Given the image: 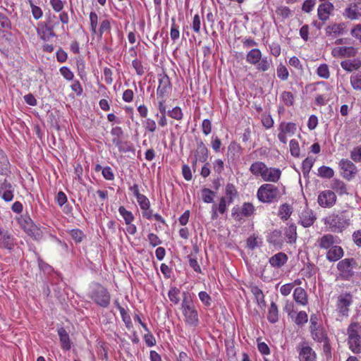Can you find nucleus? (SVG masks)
<instances>
[{
	"mask_svg": "<svg viewBox=\"0 0 361 361\" xmlns=\"http://www.w3.org/2000/svg\"><path fill=\"white\" fill-rule=\"evenodd\" d=\"M250 173L257 178H261L266 183H277L281 179L282 171L276 167H269L263 161L253 162L249 169Z\"/></svg>",
	"mask_w": 361,
	"mask_h": 361,
	"instance_id": "obj_1",
	"label": "nucleus"
},
{
	"mask_svg": "<svg viewBox=\"0 0 361 361\" xmlns=\"http://www.w3.org/2000/svg\"><path fill=\"white\" fill-rule=\"evenodd\" d=\"M330 231L342 233L350 225V219L346 212H333L322 219Z\"/></svg>",
	"mask_w": 361,
	"mask_h": 361,
	"instance_id": "obj_2",
	"label": "nucleus"
},
{
	"mask_svg": "<svg viewBox=\"0 0 361 361\" xmlns=\"http://www.w3.org/2000/svg\"><path fill=\"white\" fill-rule=\"evenodd\" d=\"M181 310L186 325L192 327H197L199 325L200 319L197 310L190 295L187 292L183 293Z\"/></svg>",
	"mask_w": 361,
	"mask_h": 361,
	"instance_id": "obj_3",
	"label": "nucleus"
},
{
	"mask_svg": "<svg viewBox=\"0 0 361 361\" xmlns=\"http://www.w3.org/2000/svg\"><path fill=\"white\" fill-rule=\"evenodd\" d=\"M284 194L285 188L283 186L281 190L274 184L264 183L258 188L257 197L259 202L271 204L278 202Z\"/></svg>",
	"mask_w": 361,
	"mask_h": 361,
	"instance_id": "obj_4",
	"label": "nucleus"
},
{
	"mask_svg": "<svg viewBox=\"0 0 361 361\" xmlns=\"http://www.w3.org/2000/svg\"><path fill=\"white\" fill-rule=\"evenodd\" d=\"M346 335L349 349L354 354L361 353V324L351 322L346 329Z\"/></svg>",
	"mask_w": 361,
	"mask_h": 361,
	"instance_id": "obj_5",
	"label": "nucleus"
},
{
	"mask_svg": "<svg viewBox=\"0 0 361 361\" xmlns=\"http://www.w3.org/2000/svg\"><path fill=\"white\" fill-rule=\"evenodd\" d=\"M245 59L248 63L255 66L259 71H267L273 66L272 59L267 56L262 57L261 51L257 48L249 51Z\"/></svg>",
	"mask_w": 361,
	"mask_h": 361,
	"instance_id": "obj_6",
	"label": "nucleus"
},
{
	"mask_svg": "<svg viewBox=\"0 0 361 361\" xmlns=\"http://www.w3.org/2000/svg\"><path fill=\"white\" fill-rule=\"evenodd\" d=\"M89 297L97 305L104 308L109 306L111 300V295L107 289L99 283L92 286Z\"/></svg>",
	"mask_w": 361,
	"mask_h": 361,
	"instance_id": "obj_7",
	"label": "nucleus"
},
{
	"mask_svg": "<svg viewBox=\"0 0 361 361\" xmlns=\"http://www.w3.org/2000/svg\"><path fill=\"white\" fill-rule=\"evenodd\" d=\"M353 295L350 293H342L337 297L336 310L343 316H348L353 304Z\"/></svg>",
	"mask_w": 361,
	"mask_h": 361,
	"instance_id": "obj_8",
	"label": "nucleus"
},
{
	"mask_svg": "<svg viewBox=\"0 0 361 361\" xmlns=\"http://www.w3.org/2000/svg\"><path fill=\"white\" fill-rule=\"evenodd\" d=\"M338 167L341 176L348 180L353 179L357 173V166L348 159H342L338 163Z\"/></svg>",
	"mask_w": 361,
	"mask_h": 361,
	"instance_id": "obj_9",
	"label": "nucleus"
},
{
	"mask_svg": "<svg viewBox=\"0 0 361 361\" xmlns=\"http://www.w3.org/2000/svg\"><path fill=\"white\" fill-rule=\"evenodd\" d=\"M297 130V126L293 122H281L279 126L278 139L286 145L288 142V137L293 135Z\"/></svg>",
	"mask_w": 361,
	"mask_h": 361,
	"instance_id": "obj_10",
	"label": "nucleus"
},
{
	"mask_svg": "<svg viewBox=\"0 0 361 361\" xmlns=\"http://www.w3.org/2000/svg\"><path fill=\"white\" fill-rule=\"evenodd\" d=\"M299 361H317L315 351L307 342L299 343L296 348Z\"/></svg>",
	"mask_w": 361,
	"mask_h": 361,
	"instance_id": "obj_11",
	"label": "nucleus"
},
{
	"mask_svg": "<svg viewBox=\"0 0 361 361\" xmlns=\"http://www.w3.org/2000/svg\"><path fill=\"white\" fill-rule=\"evenodd\" d=\"M355 264V261L353 258L343 259L337 264V269L343 279L348 280L353 276Z\"/></svg>",
	"mask_w": 361,
	"mask_h": 361,
	"instance_id": "obj_12",
	"label": "nucleus"
},
{
	"mask_svg": "<svg viewBox=\"0 0 361 361\" xmlns=\"http://www.w3.org/2000/svg\"><path fill=\"white\" fill-rule=\"evenodd\" d=\"M337 201V197L335 192L331 190L322 191L318 195L317 202L323 208L333 207Z\"/></svg>",
	"mask_w": 361,
	"mask_h": 361,
	"instance_id": "obj_13",
	"label": "nucleus"
},
{
	"mask_svg": "<svg viewBox=\"0 0 361 361\" xmlns=\"http://www.w3.org/2000/svg\"><path fill=\"white\" fill-rule=\"evenodd\" d=\"M16 245V239L7 230L0 227V248L8 251L13 250Z\"/></svg>",
	"mask_w": 361,
	"mask_h": 361,
	"instance_id": "obj_14",
	"label": "nucleus"
},
{
	"mask_svg": "<svg viewBox=\"0 0 361 361\" xmlns=\"http://www.w3.org/2000/svg\"><path fill=\"white\" fill-rule=\"evenodd\" d=\"M54 25L51 23L49 17L47 22L40 23L37 30V35L44 41H48L50 38L56 36L54 32Z\"/></svg>",
	"mask_w": 361,
	"mask_h": 361,
	"instance_id": "obj_15",
	"label": "nucleus"
},
{
	"mask_svg": "<svg viewBox=\"0 0 361 361\" xmlns=\"http://www.w3.org/2000/svg\"><path fill=\"white\" fill-rule=\"evenodd\" d=\"M343 16L350 20L361 18V0L350 3L344 9Z\"/></svg>",
	"mask_w": 361,
	"mask_h": 361,
	"instance_id": "obj_16",
	"label": "nucleus"
},
{
	"mask_svg": "<svg viewBox=\"0 0 361 361\" xmlns=\"http://www.w3.org/2000/svg\"><path fill=\"white\" fill-rule=\"evenodd\" d=\"M339 238L336 235L328 233L323 235L317 240L318 246L321 249L329 250L339 243Z\"/></svg>",
	"mask_w": 361,
	"mask_h": 361,
	"instance_id": "obj_17",
	"label": "nucleus"
},
{
	"mask_svg": "<svg viewBox=\"0 0 361 361\" xmlns=\"http://www.w3.org/2000/svg\"><path fill=\"white\" fill-rule=\"evenodd\" d=\"M255 207L252 203L245 202L243 204L239 212H235V208L232 210V216L235 220H240L243 217H249L255 212Z\"/></svg>",
	"mask_w": 361,
	"mask_h": 361,
	"instance_id": "obj_18",
	"label": "nucleus"
},
{
	"mask_svg": "<svg viewBox=\"0 0 361 361\" xmlns=\"http://www.w3.org/2000/svg\"><path fill=\"white\" fill-rule=\"evenodd\" d=\"M334 10V6L330 1H326L320 4L317 8L318 18L323 22H326L329 20V16L333 13Z\"/></svg>",
	"mask_w": 361,
	"mask_h": 361,
	"instance_id": "obj_19",
	"label": "nucleus"
},
{
	"mask_svg": "<svg viewBox=\"0 0 361 361\" xmlns=\"http://www.w3.org/2000/svg\"><path fill=\"white\" fill-rule=\"evenodd\" d=\"M14 188L6 179L0 182V196L5 202H11L13 199Z\"/></svg>",
	"mask_w": 361,
	"mask_h": 361,
	"instance_id": "obj_20",
	"label": "nucleus"
},
{
	"mask_svg": "<svg viewBox=\"0 0 361 361\" xmlns=\"http://www.w3.org/2000/svg\"><path fill=\"white\" fill-rule=\"evenodd\" d=\"M171 89V81L168 75H163L159 78V85L157 90L158 97L164 98Z\"/></svg>",
	"mask_w": 361,
	"mask_h": 361,
	"instance_id": "obj_21",
	"label": "nucleus"
},
{
	"mask_svg": "<svg viewBox=\"0 0 361 361\" xmlns=\"http://www.w3.org/2000/svg\"><path fill=\"white\" fill-rule=\"evenodd\" d=\"M357 51L353 47H336L333 48L331 54L336 58L352 57L355 56Z\"/></svg>",
	"mask_w": 361,
	"mask_h": 361,
	"instance_id": "obj_22",
	"label": "nucleus"
},
{
	"mask_svg": "<svg viewBox=\"0 0 361 361\" xmlns=\"http://www.w3.org/2000/svg\"><path fill=\"white\" fill-rule=\"evenodd\" d=\"M345 25L343 23H331L325 28L326 35L332 38L341 35L344 32Z\"/></svg>",
	"mask_w": 361,
	"mask_h": 361,
	"instance_id": "obj_23",
	"label": "nucleus"
},
{
	"mask_svg": "<svg viewBox=\"0 0 361 361\" xmlns=\"http://www.w3.org/2000/svg\"><path fill=\"white\" fill-rule=\"evenodd\" d=\"M316 220V216L312 210L304 209L300 215V222L305 228L312 226Z\"/></svg>",
	"mask_w": 361,
	"mask_h": 361,
	"instance_id": "obj_24",
	"label": "nucleus"
},
{
	"mask_svg": "<svg viewBox=\"0 0 361 361\" xmlns=\"http://www.w3.org/2000/svg\"><path fill=\"white\" fill-rule=\"evenodd\" d=\"M343 249L336 244L328 250L326 254V258L329 262H337L343 257Z\"/></svg>",
	"mask_w": 361,
	"mask_h": 361,
	"instance_id": "obj_25",
	"label": "nucleus"
},
{
	"mask_svg": "<svg viewBox=\"0 0 361 361\" xmlns=\"http://www.w3.org/2000/svg\"><path fill=\"white\" fill-rule=\"evenodd\" d=\"M288 259L286 254L280 252L271 256L269 262L272 267L280 269L287 262Z\"/></svg>",
	"mask_w": 361,
	"mask_h": 361,
	"instance_id": "obj_26",
	"label": "nucleus"
},
{
	"mask_svg": "<svg viewBox=\"0 0 361 361\" xmlns=\"http://www.w3.org/2000/svg\"><path fill=\"white\" fill-rule=\"evenodd\" d=\"M208 149L202 141L197 142V147L194 152V156L199 162L204 163L208 159Z\"/></svg>",
	"mask_w": 361,
	"mask_h": 361,
	"instance_id": "obj_27",
	"label": "nucleus"
},
{
	"mask_svg": "<svg viewBox=\"0 0 361 361\" xmlns=\"http://www.w3.org/2000/svg\"><path fill=\"white\" fill-rule=\"evenodd\" d=\"M293 296L295 302L298 305L302 306H305L307 305V294L304 288L301 287H298L295 288Z\"/></svg>",
	"mask_w": 361,
	"mask_h": 361,
	"instance_id": "obj_28",
	"label": "nucleus"
},
{
	"mask_svg": "<svg viewBox=\"0 0 361 361\" xmlns=\"http://www.w3.org/2000/svg\"><path fill=\"white\" fill-rule=\"evenodd\" d=\"M57 332L59 336L61 348L64 350H69L71 348L72 343L68 334L63 327L59 328Z\"/></svg>",
	"mask_w": 361,
	"mask_h": 361,
	"instance_id": "obj_29",
	"label": "nucleus"
},
{
	"mask_svg": "<svg viewBox=\"0 0 361 361\" xmlns=\"http://www.w3.org/2000/svg\"><path fill=\"white\" fill-rule=\"evenodd\" d=\"M310 330L312 339L318 343H322L328 338L326 331L321 324Z\"/></svg>",
	"mask_w": 361,
	"mask_h": 361,
	"instance_id": "obj_30",
	"label": "nucleus"
},
{
	"mask_svg": "<svg viewBox=\"0 0 361 361\" xmlns=\"http://www.w3.org/2000/svg\"><path fill=\"white\" fill-rule=\"evenodd\" d=\"M341 66L347 72H353L361 67V61L357 59L345 60L341 62Z\"/></svg>",
	"mask_w": 361,
	"mask_h": 361,
	"instance_id": "obj_31",
	"label": "nucleus"
},
{
	"mask_svg": "<svg viewBox=\"0 0 361 361\" xmlns=\"http://www.w3.org/2000/svg\"><path fill=\"white\" fill-rule=\"evenodd\" d=\"M111 134L113 135V136H115L116 137H114L113 139V142L119 147V150L121 151V152H126L128 151H129V149H123L121 148V147L120 146L121 145V140H119V137L123 135V130L121 127L119 126H116V127H114L111 130Z\"/></svg>",
	"mask_w": 361,
	"mask_h": 361,
	"instance_id": "obj_32",
	"label": "nucleus"
},
{
	"mask_svg": "<svg viewBox=\"0 0 361 361\" xmlns=\"http://www.w3.org/2000/svg\"><path fill=\"white\" fill-rule=\"evenodd\" d=\"M293 212L292 207L288 204H283L280 206L278 216L283 221L288 220Z\"/></svg>",
	"mask_w": 361,
	"mask_h": 361,
	"instance_id": "obj_33",
	"label": "nucleus"
},
{
	"mask_svg": "<svg viewBox=\"0 0 361 361\" xmlns=\"http://www.w3.org/2000/svg\"><path fill=\"white\" fill-rule=\"evenodd\" d=\"M285 235L289 243H293L297 239L296 226L294 224H288L285 231Z\"/></svg>",
	"mask_w": 361,
	"mask_h": 361,
	"instance_id": "obj_34",
	"label": "nucleus"
},
{
	"mask_svg": "<svg viewBox=\"0 0 361 361\" xmlns=\"http://www.w3.org/2000/svg\"><path fill=\"white\" fill-rule=\"evenodd\" d=\"M350 82L353 90L361 91V71L353 73L350 77Z\"/></svg>",
	"mask_w": 361,
	"mask_h": 361,
	"instance_id": "obj_35",
	"label": "nucleus"
},
{
	"mask_svg": "<svg viewBox=\"0 0 361 361\" xmlns=\"http://www.w3.org/2000/svg\"><path fill=\"white\" fill-rule=\"evenodd\" d=\"M267 319L269 322L274 324L279 320V310L275 302H272L269 308Z\"/></svg>",
	"mask_w": 361,
	"mask_h": 361,
	"instance_id": "obj_36",
	"label": "nucleus"
},
{
	"mask_svg": "<svg viewBox=\"0 0 361 361\" xmlns=\"http://www.w3.org/2000/svg\"><path fill=\"white\" fill-rule=\"evenodd\" d=\"M9 161L6 154L0 149V174L6 175L8 172Z\"/></svg>",
	"mask_w": 361,
	"mask_h": 361,
	"instance_id": "obj_37",
	"label": "nucleus"
},
{
	"mask_svg": "<svg viewBox=\"0 0 361 361\" xmlns=\"http://www.w3.org/2000/svg\"><path fill=\"white\" fill-rule=\"evenodd\" d=\"M267 240L275 246L281 245V232L279 230L273 231L268 236Z\"/></svg>",
	"mask_w": 361,
	"mask_h": 361,
	"instance_id": "obj_38",
	"label": "nucleus"
},
{
	"mask_svg": "<svg viewBox=\"0 0 361 361\" xmlns=\"http://www.w3.org/2000/svg\"><path fill=\"white\" fill-rule=\"evenodd\" d=\"M118 212L125 221L126 224H130L135 219L133 214L127 210L123 206L118 207Z\"/></svg>",
	"mask_w": 361,
	"mask_h": 361,
	"instance_id": "obj_39",
	"label": "nucleus"
},
{
	"mask_svg": "<svg viewBox=\"0 0 361 361\" xmlns=\"http://www.w3.org/2000/svg\"><path fill=\"white\" fill-rule=\"evenodd\" d=\"M316 74L321 78L329 79L331 75L329 66L326 63L320 64L316 70Z\"/></svg>",
	"mask_w": 361,
	"mask_h": 361,
	"instance_id": "obj_40",
	"label": "nucleus"
},
{
	"mask_svg": "<svg viewBox=\"0 0 361 361\" xmlns=\"http://www.w3.org/2000/svg\"><path fill=\"white\" fill-rule=\"evenodd\" d=\"M215 192L212 190L204 188L201 190V198L205 203H212L214 202Z\"/></svg>",
	"mask_w": 361,
	"mask_h": 361,
	"instance_id": "obj_41",
	"label": "nucleus"
},
{
	"mask_svg": "<svg viewBox=\"0 0 361 361\" xmlns=\"http://www.w3.org/2000/svg\"><path fill=\"white\" fill-rule=\"evenodd\" d=\"M237 190L235 187V185L232 183H227L225 188V194L226 196L224 197H226L227 200H229V202H233L234 198L237 195Z\"/></svg>",
	"mask_w": 361,
	"mask_h": 361,
	"instance_id": "obj_42",
	"label": "nucleus"
},
{
	"mask_svg": "<svg viewBox=\"0 0 361 361\" xmlns=\"http://www.w3.org/2000/svg\"><path fill=\"white\" fill-rule=\"evenodd\" d=\"M331 188L341 195L347 193V188L345 184L340 180H334L331 185Z\"/></svg>",
	"mask_w": 361,
	"mask_h": 361,
	"instance_id": "obj_43",
	"label": "nucleus"
},
{
	"mask_svg": "<svg viewBox=\"0 0 361 361\" xmlns=\"http://www.w3.org/2000/svg\"><path fill=\"white\" fill-rule=\"evenodd\" d=\"M180 290L176 287H171L168 293V296L171 302L177 305L180 302Z\"/></svg>",
	"mask_w": 361,
	"mask_h": 361,
	"instance_id": "obj_44",
	"label": "nucleus"
},
{
	"mask_svg": "<svg viewBox=\"0 0 361 361\" xmlns=\"http://www.w3.org/2000/svg\"><path fill=\"white\" fill-rule=\"evenodd\" d=\"M290 152V154L296 158L300 157V148L299 145V142L295 140L292 139L289 142Z\"/></svg>",
	"mask_w": 361,
	"mask_h": 361,
	"instance_id": "obj_45",
	"label": "nucleus"
},
{
	"mask_svg": "<svg viewBox=\"0 0 361 361\" xmlns=\"http://www.w3.org/2000/svg\"><path fill=\"white\" fill-rule=\"evenodd\" d=\"M315 159L308 157L302 163V170L304 175H308L312 168Z\"/></svg>",
	"mask_w": 361,
	"mask_h": 361,
	"instance_id": "obj_46",
	"label": "nucleus"
},
{
	"mask_svg": "<svg viewBox=\"0 0 361 361\" xmlns=\"http://www.w3.org/2000/svg\"><path fill=\"white\" fill-rule=\"evenodd\" d=\"M262 241L260 238L255 235L250 236L247 240V246L250 250H254L259 247Z\"/></svg>",
	"mask_w": 361,
	"mask_h": 361,
	"instance_id": "obj_47",
	"label": "nucleus"
},
{
	"mask_svg": "<svg viewBox=\"0 0 361 361\" xmlns=\"http://www.w3.org/2000/svg\"><path fill=\"white\" fill-rule=\"evenodd\" d=\"M280 99L286 106H292L294 103V96L290 92L284 91L281 93Z\"/></svg>",
	"mask_w": 361,
	"mask_h": 361,
	"instance_id": "obj_48",
	"label": "nucleus"
},
{
	"mask_svg": "<svg viewBox=\"0 0 361 361\" xmlns=\"http://www.w3.org/2000/svg\"><path fill=\"white\" fill-rule=\"evenodd\" d=\"M318 175L322 178H331L334 176V171L329 166H322L318 169Z\"/></svg>",
	"mask_w": 361,
	"mask_h": 361,
	"instance_id": "obj_49",
	"label": "nucleus"
},
{
	"mask_svg": "<svg viewBox=\"0 0 361 361\" xmlns=\"http://www.w3.org/2000/svg\"><path fill=\"white\" fill-rule=\"evenodd\" d=\"M350 159L356 162H361V145L354 147L350 152Z\"/></svg>",
	"mask_w": 361,
	"mask_h": 361,
	"instance_id": "obj_50",
	"label": "nucleus"
},
{
	"mask_svg": "<svg viewBox=\"0 0 361 361\" xmlns=\"http://www.w3.org/2000/svg\"><path fill=\"white\" fill-rule=\"evenodd\" d=\"M276 73L278 78L283 81L286 80L289 76V73L287 68L281 63L277 66Z\"/></svg>",
	"mask_w": 361,
	"mask_h": 361,
	"instance_id": "obj_51",
	"label": "nucleus"
},
{
	"mask_svg": "<svg viewBox=\"0 0 361 361\" xmlns=\"http://www.w3.org/2000/svg\"><path fill=\"white\" fill-rule=\"evenodd\" d=\"M308 321L307 314L305 311H300L297 313L296 317L294 319V322L298 325L302 326L307 323Z\"/></svg>",
	"mask_w": 361,
	"mask_h": 361,
	"instance_id": "obj_52",
	"label": "nucleus"
},
{
	"mask_svg": "<svg viewBox=\"0 0 361 361\" xmlns=\"http://www.w3.org/2000/svg\"><path fill=\"white\" fill-rule=\"evenodd\" d=\"M168 116L173 119L180 121L183 117V113L179 106H176L168 111Z\"/></svg>",
	"mask_w": 361,
	"mask_h": 361,
	"instance_id": "obj_53",
	"label": "nucleus"
},
{
	"mask_svg": "<svg viewBox=\"0 0 361 361\" xmlns=\"http://www.w3.org/2000/svg\"><path fill=\"white\" fill-rule=\"evenodd\" d=\"M232 202H229V200L226 197H221L219 200V203L217 205V209L219 213L224 214L227 212V207Z\"/></svg>",
	"mask_w": 361,
	"mask_h": 361,
	"instance_id": "obj_54",
	"label": "nucleus"
},
{
	"mask_svg": "<svg viewBox=\"0 0 361 361\" xmlns=\"http://www.w3.org/2000/svg\"><path fill=\"white\" fill-rule=\"evenodd\" d=\"M28 3L31 7L32 14L33 18L36 20H38L42 17L43 12L40 7L35 6L33 4L32 0H28Z\"/></svg>",
	"mask_w": 361,
	"mask_h": 361,
	"instance_id": "obj_55",
	"label": "nucleus"
},
{
	"mask_svg": "<svg viewBox=\"0 0 361 361\" xmlns=\"http://www.w3.org/2000/svg\"><path fill=\"white\" fill-rule=\"evenodd\" d=\"M132 66L135 69L137 75H144L145 71V68H144L141 61L138 60L137 59H135L132 61Z\"/></svg>",
	"mask_w": 361,
	"mask_h": 361,
	"instance_id": "obj_56",
	"label": "nucleus"
},
{
	"mask_svg": "<svg viewBox=\"0 0 361 361\" xmlns=\"http://www.w3.org/2000/svg\"><path fill=\"white\" fill-rule=\"evenodd\" d=\"M137 202L141 210H146V209H148V207L151 205L149 200L145 195H142L137 197Z\"/></svg>",
	"mask_w": 361,
	"mask_h": 361,
	"instance_id": "obj_57",
	"label": "nucleus"
},
{
	"mask_svg": "<svg viewBox=\"0 0 361 361\" xmlns=\"http://www.w3.org/2000/svg\"><path fill=\"white\" fill-rule=\"evenodd\" d=\"M288 63L290 66L295 68L300 73L303 72L302 65L298 57L293 56V57L290 58V59L288 61Z\"/></svg>",
	"mask_w": 361,
	"mask_h": 361,
	"instance_id": "obj_58",
	"label": "nucleus"
},
{
	"mask_svg": "<svg viewBox=\"0 0 361 361\" xmlns=\"http://www.w3.org/2000/svg\"><path fill=\"white\" fill-rule=\"evenodd\" d=\"M90 26H91L92 32L93 34H95L97 32V22H98V16L95 12L92 11L90 13Z\"/></svg>",
	"mask_w": 361,
	"mask_h": 361,
	"instance_id": "obj_59",
	"label": "nucleus"
},
{
	"mask_svg": "<svg viewBox=\"0 0 361 361\" xmlns=\"http://www.w3.org/2000/svg\"><path fill=\"white\" fill-rule=\"evenodd\" d=\"M143 126L146 130L154 133L157 129L156 122L152 118H147L143 122Z\"/></svg>",
	"mask_w": 361,
	"mask_h": 361,
	"instance_id": "obj_60",
	"label": "nucleus"
},
{
	"mask_svg": "<svg viewBox=\"0 0 361 361\" xmlns=\"http://www.w3.org/2000/svg\"><path fill=\"white\" fill-rule=\"evenodd\" d=\"M200 301L207 307H209L212 304V298L210 295L205 291H200L198 293Z\"/></svg>",
	"mask_w": 361,
	"mask_h": 361,
	"instance_id": "obj_61",
	"label": "nucleus"
},
{
	"mask_svg": "<svg viewBox=\"0 0 361 361\" xmlns=\"http://www.w3.org/2000/svg\"><path fill=\"white\" fill-rule=\"evenodd\" d=\"M49 4L52 9L56 12H61L64 7V2L61 0H49Z\"/></svg>",
	"mask_w": 361,
	"mask_h": 361,
	"instance_id": "obj_62",
	"label": "nucleus"
},
{
	"mask_svg": "<svg viewBox=\"0 0 361 361\" xmlns=\"http://www.w3.org/2000/svg\"><path fill=\"white\" fill-rule=\"evenodd\" d=\"M317 3L316 0H305L302 4V10L305 13H310Z\"/></svg>",
	"mask_w": 361,
	"mask_h": 361,
	"instance_id": "obj_63",
	"label": "nucleus"
},
{
	"mask_svg": "<svg viewBox=\"0 0 361 361\" xmlns=\"http://www.w3.org/2000/svg\"><path fill=\"white\" fill-rule=\"evenodd\" d=\"M276 13L283 18H287L290 16L291 11L288 7L282 6L276 9Z\"/></svg>",
	"mask_w": 361,
	"mask_h": 361,
	"instance_id": "obj_64",
	"label": "nucleus"
}]
</instances>
